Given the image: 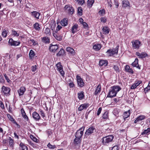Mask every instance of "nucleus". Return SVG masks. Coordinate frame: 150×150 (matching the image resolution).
Here are the masks:
<instances>
[{"label": "nucleus", "mask_w": 150, "mask_h": 150, "mask_svg": "<svg viewBox=\"0 0 150 150\" xmlns=\"http://www.w3.org/2000/svg\"><path fill=\"white\" fill-rule=\"evenodd\" d=\"M78 2V4L82 5L84 3V0H75Z\"/></svg>", "instance_id": "nucleus-51"}, {"label": "nucleus", "mask_w": 150, "mask_h": 150, "mask_svg": "<svg viewBox=\"0 0 150 150\" xmlns=\"http://www.w3.org/2000/svg\"><path fill=\"white\" fill-rule=\"evenodd\" d=\"M8 43L10 44L11 45L13 46H18L20 43V42L14 41L12 38L9 39Z\"/></svg>", "instance_id": "nucleus-12"}, {"label": "nucleus", "mask_w": 150, "mask_h": 150, "mask_svg": "<svg viewBox=\"0 0 150 150\" xmlns=\"http://www.w3.org/2000/svg\"><path fill=\"white\" fill-rule=\"evenodd\" d=\"M62 28V27L61 26L58 25L56 28L55 32L57 33V32L61 29Z\"/></svg>", "instance_id": "nucleus-52"}, {"label": "nucleus", "mask_w": 150, "mask_h": 150, "mask_svg": "<svg viewBox=\"0 0 150 150\" xmlns=\"http://www.w3.org/2000/svg\"><path fill=\"white\" fill-rule=\"evenodd\" d=\"M114 137L112 135L105 137L102 139V143L104 145H108L110 142L112 141Z\"/></svg>", "instance_id": "nucleus-2"}, {"label": "nucleus", "mask_w": 150, "mask_h": 150, "mask_svg": "<svg viewBox=\"0 0 150 150\" xmlns=\"http://www.w3.org/2000/svg\"><path fill=\"white\" fill-rule=\"evenodd\" d=\"M101 47V45L100 44L95 45L93 46V49L96 51H98L100 50Z\"/></svg>", "instance_id": "nucleus-27"}, {"label": "nucleus", "mask_w": 150, "mask_h": 150, "mask_svg": "<svg viewBox=\"0 0 150 150\" xmlns=\"http://www.w3.org/2000/svg\"><path fill=\"white\" fill-rule=\"evenodd\" d=\"M2 89L4 94L8 95L10 94V93L11 89L9 88L3 86L2 88Z\"/></svg>", "instance_id": "nucleus-10"}, {"label": "nucleus", "mask_w": 150, "mask_h": 150, "mask_svg": "<svg viewBox=\"0 0 150 150\" xmlns=\"http://www.w3.org/2000/svg\"><path fill=\"white\" fill-rule=\"evenodd\" d=\"M108 112H106L104 113L103 115V119L107 118L108 116Z\"/></svg>", "instance_id": "nucleus-49"}, {"label": "nucleus", "mask_w": 150, "mask_h": 150, "mask_svg": "<svg viewBox=\"0 0 150 150\" xmlns=\"http://www.w3.org/2000/svg\"><path fill=\"white\" fill-rule=\"evenodd\" d=\"M60 23L62 26H65L68 24V19L67 18H64L60 21Z\"/></svg>", "instance_id": "nucleus-22"}, {"label": "nucleus", "mask_w": 150, "mask_h": 150, "mask_svg": "<svg viewBox=\"0 0 150 150\" xmlns=\"http://www.w3.org/2000/svg\"><path fill=\"white\" fill-rule=\"evenodd\" d=\"M26 90L25 88L23 86L20 87V88L18 91V93L20 96H23Z\"/></svg>", "instance_id": "nucleus-13"}, {"label": "nucleus", "mask_w": 150, "mask_h": 150, "mask_svg": "<svg viewBox=\"0 0 150 150\" xmlns=\"http://www.w3.org/2000/svg\"><path fill=\"white\" fill-rule=\"evenodd\" d=\"M125 69L126 72L131 74H133V71L131 68H130V67L129 65H126L125 67Z\"/></svg>", "instance_id": "nucleus-25"}, {"label": "nucleus", "mask_w": 150, "mask_h": 150, "mask_svg": "<svg viewBox=\"0 0 150 150\" xmlns=\"http://www.w3.org/2000/svg\"><path fill=\"white\" fill-rule=\"evenodd\" d=\"M108 64V61L106 60H100L99 62V65L100 66H106Z\"/></svg>", "instance_id": "nucleus-21"}, {"label": "nucleus", "mask_w": 150, "mask_h": 150, "mask_svg": "<svg viewBox=\"0 0 150 150\" xmlns=\"http://www.w3.org/2000/svg\"><path fill=\"white\" fill-rule=\"evenodd\" d=\"M121 89L118 86H113L111 88L107 97L112 98L116 96L117 93Z\"/></svg>", "instance_id": "nucleus-1"}, {"label": "nucleus", "mask_w": 150, "mask_h": 150, "mask_svg": "<svg viewBox=\"0 0 150 150\" xmlns=\"http://www.w3.org/2000/svg\"><path fill=\"white\" fill-rule=\"evenodd\" d=\"M7 5L9 6H13L14 5L13 0H8L6 2Z\"/></svg>", "instance_id": "nucleus-31"}, {"label": "nucleus", "mask_w": 150, "mask_h": 150, "mask_svg": "<svg viewBox=\"0 0 150 150\" xmlns=\"http://www.w3.org/2000/svg\"><path fill=\"white\" fill-rule=\"evenodd\" d=\"M21 114L22 115V116H23L24 115H25L26 114L23 108H22L21 109Z\"/></svg>", "instance_id": "nucleus-57"}, {"label": "nucleus", "mask_w": 150, "mask_h": 150, "mask_svg": "<svg viewBox=\"0 0 150 150\" xmlns=\"http://www.w3.org/2000/svg\"><path fill=\"white\" fill-rule=\"evenodd\" d=\"M47 146L50 149H53L55 148L56 147L54 145H52L50 143H49L47 145Z\"/></svg>", "instance_id": "nucleus-40"}, {"label": "nucleus", "mask_w": 150, "mask_h": 150, "mask_svg": "<svg viewBox=\"0 0 150 150\" xmlns=\"http://www.w3.org/2000/svg\"><path fill=\"white\" fill-rule=\"evenodd\" d=\"M94 2V0H88L87 1V6L89 8H91Z\"/></svg>", "instance_id": "nucleus-28"}, {"label": "nucleus", "mask_w": 150, "mask_h": 150, "mask_svg": "<svg viewBox=\"0 0 150 150\" xmlns=\"http://www.w3.org/2000/svg\"><path fill=\"white\" fill-rule=\"evenodd\" d=\"M105 10L104 9L100 10L99 11V15L103 16L105 14Z\"/></svg>", "instance_id": "nucleus-48"}, {"label": "nucleus", "mask_w": 150, "mask_h": 150, "mask_svg": "<svg viewBox=\"0 0 150 150\" xmlns=\"http://www.w3.org/2000/svg\"><path fill=\"white\" fill-rule=\"evenodd\" d=\"M81 138L76 137L75 139L74 142V144L75 145L78 144H80L81 141Z\"/></svg>", "instance_id": "nucleus-30"}, {"label": "nucleus", "mask_w": 150, "mask_h": 150, "mask_svg": "<svg viewBox=\"0 0 150 150\" xmlns=\"http://www.w3.org/2000/svg\"><path fill=\"white\" fill-rule=\"evenodd\" d=\"M20 146L21 147L22 150H28L27 147L23 143L20 144Z\"/></svg>", "instance_id": "nucleus-32"}, {"label": "nucleus", "mask_w": 150, "mask_h": 150, "mask_svg": "<svg viewBox=\"0 0 150 150\" xmlns=\"http://www.w3.org/2000/svg\"><path fill=\"white\" fill-rule=\"evenodd\" d=\"M144 89L145 90H146L147 91L150 90V82L149 83L148 86L145 88Z\"/></svg>", "instance_id": "nucleus-60"}, {"label": "nucleus", "mask_w": 150, "mask_h": 150, "mask_svg": "<svg viewBox=\"0 0 150 150\" xmlns=\"http://www.w3.org/2000/svg\"><path fill=\"white\" fill-rule=\"evenodd\" d=\"M100 20L103 23H105L106 21V19L105 18H101Z\"/></svg>", "instance_id": "nucleus-62"}, {"label": "nucleus", "mask_w": 150, "mask_h": 150, "mask_svg": "<svg viewBox=\"0 0 150 150\" xmlns=\"http://www.w3.org/2000/svg\"><path fill=\"white\" fill-rule=\"evenodd\" d=\"M119 149L118 148V147L116 146H113L111 150H118Z\"/></svg>", "instance_id": "nucleus-63"}, {"label": "nucleus", "mask_w": 150, "mask_h": 150, "mask_svg": "<svg viewBox=\"0 0 150 150\" xmlns=\"http://www.w3.org/2000/svg\"><path fill=\"white\" fill-rule=\"evenodd\" d=\"M78 27V25L76 24H74L71 29V31L72 33L74 34L77 31V29Z\"/></svg>", "instance_id": "nucleus-18"}, {"label": "nucleus", "mask_w": 150, "mask_h": 150, "mask_svg": "<svg viewBox=\"0 0 150 150\" xmlns=\"http://www.w3.org/2000/svg\"><path fill=\"white\" fill-rule=\"evenodd\" d=\"M14 144V141L11 137L9 138V145L13 147Z\"/></svg>", "instance_id": "nucleus-43"}, {"label": "nucleus", "mask_w": 150, "mask_h": 150, "mask_svg": "<svg viewBox=\"0 0 150 150\" xmlns=\"http://www.w3.org/2000/svg\"><path fill=\"white\" fill-rule=\"evenodd\" d=\"M113 68L114 70L116 71V72H120L119 68L117 65H114Z\"/></svg>", "instance_id": "nucleus-47"}, {"label": "nucleus", "mask_w": 150, "mask_h": 150, "mask_svg": "<svg viewBox=\"0 0 150 150\" xmlns=\"http://www.w3.org/2000/svg\"><path fill=\"white\" fill-rule=\"evenodd\" d=\"M42 41L46 44L49 43L50 42V38L47 37H45L41 38Z\"/></svg>", "instance_id": "nucleus-23"}, {"label": "nucleus", "mask_w": 150, "mask_h": 150, "mask_svg": "<svg viewBox=\"0 0 150 150\" xmlns=\"http://www.w3.org/2000/svg\"><path fill=\"white\" fill-rule=\"evenodd\" d=\"M30 138L33 140L35 142H37V139L36 137H34L32 135H30Z\"/></svg>", "instance_id": "nucleus-50"}, {"label": "nucleus", "mask_w": 150, "mask_h": 150, "mask_svg": "<svg viewBox=\"0 0 150 150\" xmlns=\"http://www.w3.org/2000/svg\"><path fill=\"white\" fill-rule=\"evenodd\" d=\"M67 9L69 13L71 14L73 13L74 9L73 7H68L67 8Z\"/></svg>", "instance_id": "nucleus-38"}, {"label": "nucleus", "mask_w": 150, "mask_h": 150, "mask_svg": "<svg viewBox=\"0 0 150 150\" xmlns=\"http://www.w3.org/2000/svg\"><path fill=\"white\" fill-rule=\"evenodd\" d=\"M65 52L64 50L62 48L60 50L57 54V56H60L63 55L64 54Z\"/></svg>", "instance_id": "nucleus-33"}, {"label": "nucleus", "mask_w": 150, "mask_h": 150, "mask_svg": "<svg viewBox=\"0 0 150 150\" xmlns=\"http://www.w3.org/2000/svg\"><path fill=\"white\" fill-rule=\"evenodd\" d=\"M84 28H87L88 27V24L85 22H83L82 23Z\"/></svg>", "instance_id": "nucleus-53"}, {"label": "nucleus", "mask_w": 150, "mask_h": 150, "mask_svg": "<svg viewBox=\"0 0 150 150\" xmlns=\"http://www.w3.org/2000/svg\"><path fill=\"white\" fill-rule=\"evenodd\" d=\"M67 51L70 54L74 56L75 55V52L74 49L72 47H67L66 48Z\"/></svg>", "instance_id": "nucleus-16"}, {"label": "nucleus", "mask_w": 150, "mask_h": 150, "mask_svg": "<svg viewBox=\"0 0 150 150\" xmlns=\"http://www.w3.org/2000/svg\"><path fill=\"white\" fill-rule=\"evenodd\" d=\"M4 76L8 82L10 81V80L8 78L6 74H4Z\"/></svg>", "instance_id": "nucleus-55"}, {"label": "nucleus", "mask_w": 150, "mask_h": 150, "mask_svg": "<svg viewBox=\"0 0 150 150\" xmlns=\"http://www.w3.org/2000/svg\"><path fill=\"white\" fill-rule=\"evenodd\" d=\"M23 118L24 119L26 120L27 121H28L29 120V119H28V118L27 115H26V114L25 115H24L23 116H22Z\"/></svg>", "instance_id": "nucleus-54"}, {"label": "nucleus", "mask_w": 150, "mask_h": 150, "mask_svg": "<svg viewBox=\"0 0 150 150\" xmlns=\"http://www.w3.org/2000/svg\"><path fill=\"white\" fill-rule=\"evenodd\" d=\"M32 117L36 121H38L40 118V117L37 112H35L32 113Z\"/></svg>", "instance_id": "nucleus-14"}, {"label": "nucleus", "mask_w": 150, "mask_h": 150, "mask_svg": "<svg viewBox=\"0 0 150 150\" xmlns=\"http://www.w3.org/2000/svg\"><path fill=\"white\" fill-rule=\"evenodd\" d=\"M130 115L129 111V110L128 112H125L123 114V117L125 118H127Z\"/></svg>", "instance_id": "nucleus-39"}, {"label": "nucleus", "mask_w": 150, "mask_h": 150, "mask_svg": "<svg viewBox=\"0 0 150 150\" xmlns=\"http://www.w3.org/2000/svg\"><path fill=\"white\" fill-rule=\"evenodd\" d=\"M33 26L34 28L38 31H39L40 29V25L38 23H36L34 24Z\"/></svg>", "instance_id": "nucleus-36"}, {"label": "nucleus", "mask_w": 150, "mask_h": 150, "mask_svg": "<svg viewBox=\"0 0 150 150\" xmlns=\"http://www.w3.org/2000/svg\"><path fill=\"white\" fill-rule=\"evenodd\" d=\"M8 33V31L7 30L3 29L2 33V36L4 38L6 37Z\"/></svg>", "instance_id": "nucleus-34"}, {"label": "nucleus", "mask_w": 150, "mask_h": 150, "mask_svg": "<svg viewBox=\"0 0 150 150\" xmlns=\"http://www.w3.org/2000/svg\"><path fill=\"white\" fill-rule=\"evenodd\" d=\"M35 54L33 51L31 50L30 51L29 53V56L30 58L32 59L35 56Z\"/></svg>", "instance_id": "nucleus-37"}, {"label": "nucleus", "mask_w": 150, "mask_h": 150, "mask_svg": "<svg viewBox=\"0 0 150 150\" xmlns=\"http://www.w3.org/2000/svg\"><path fill=\"white\" fill-rule=\"evenodd\" d=\"M150 132V128H148L147 129H145L144 130V132L142 133V134H146Z\"/></svg>", "instance_id": "nucleus-45"}, {"label": "nucleus", "mask_w": 150, "mask_h": 150, "mask_svg": "<svg viewBox=\"0 0 150 150\" xmlns=\"http://www.w3.org/2000/svg\"><path fill=\"white\" fill-rule=\"evenodd\" d=\"M58 48V47L57 45H52L51 44L50 45V46L49 50L50 51L52 52H55Z\"/></svg>", "instance_id": "nucleus-9"}, {"label": "nucleus", "mask_w": 150, "mask_h": 150, "mask_svg": "<svg viewBox=\"0 0 150 150\" xmlns=\"http://www.w3.org/2000/svg\"><path fill=\"white\" fill-rule=\"evenodd\" d=\"M84 97V93L83 91H81L78 93V97L80 100L83 99Z\"/></svg>", "instance_id": "nucleus-35"}, {"label": "nucleus", "mask_w": 150, "mask_h": 150, "mask_svg": "<svg viewBox=\"0 0 150 150\" xmlns=\"http://www.w3.org/2000/svg\"><path fill=\"white\" fill-rule=\"evenodd\" d=\"M31 13L33 16L35 18L37 19H39V16L40 15V13H39L36 11H33V12H31Z\"/></svg>", "instance_id": "nucleus-19"}, {"label": "nucleus", "mask_w": 150, "mask_h": 150, "mask_svg": "<svg viewBox=\"0 0 150 150\" xmlns=\"http://www.w3.org/2000/svg\"><path fill=\"white\" fill-rule=\"evenodd\" d=\"M102 30L103 32V34H108L109 32V29L106 27H104L102 29Z\"/></svg>", "instance_id": "nucleus-29"}, {"label": "nucleus", "mask_w": 150, "mask_h": 150, "mask_svg": "<svg viewBox=\"0 0 150 150\" xmlns=\"http://www.w3.org/2000/svg\"><path fill=\"white\" fill-rule=\"evenodd\" d=\"M119 46L117 45L116 48L113 49H110L107 50L106 53L109 56L113 55L115 54H117L118 52Z\"/></svg>", "instance_id": "nucleus-3"}, {"label": "nucleus", "mask_w": 150, "mask_h": 150, "mask_svg": "<svg viewBox=\"0 0 150 150\" xmlns=\"http://www.w3.org/2000/svg\"><path fill=\"white\" fill-rule=\"evenodd\" d=\"M85 127L82 126L78 130L76 133L75 137H76L81 138L83 134V131Z\"/></svg>", "instance_id": "nucleus-4"}, {"label": "nucleus", "mask_w": 150, "mask_h": 150, "mask_svg": "<svg viewBox=\"0 0 150 150\" xmlns=\"http://www.w3.org/2000/svg\"><path fill=\"white\" fill-rule=\"evenodd\" d=\"M12 35L16 37H18L19 35V34L16 31L14 30H12Z\"/></svg>", "instance_id": "nucleus-44"}, {"label": "nucleus", "mask_w": 150, "mask_h": 150, "mask_svg": "<svg viewBox=\"0 0 150 150\" xmlns=\"http://www.w3.org/2000/svg\"><path fill=\"white\" fill-rule=\"evenodd\" d=\"M96 130L94 127H91L86 130L85 133V135L86 136H89L95 132Z\"/></svg>", "instance_id": "nucleus-6"}, {"label": "nucleus", "mask_w": 150, "mask_h": 150, "mask_svg": "<svg viewBox=\"0 0 150 150\" xmlns=\"http://www.w3.org/2000/svg\"><path fill=\"white\" fill-rule=\"evenodd\" d=\"M138 62V59L136 58L134 62L132 63V65L133 67H136L137 68H138L139 69H140L139 66Z\"/></svg>", "instance_id": "nucleus-26"}, {"label": "nucleus", "mask_w": 150, "mask_h": 150, "mask_svg": "<svg viewBox=\"0 0 150 150\" xmlns=\"http://www.w3.org/2000/svg\"><path fill=\"white\" fill-rule=\"evenodd\" d=\"M114 4L116 6V7L117 8H118L119 6V4L117 1H116V0H114Z\"/></svg>", "instance_id": "nucleus-64"}, {"label": "nucleus", "mask_w": 150, "mask_h": 150, "mask_svg": "<svg viewBox=\"0 0 150 150\" xmlns=\"http://www.w3.org/2000/svg\"><path fill=\"white\" fill-rule=\"evenodd\" d=\"M47 132L48 134V136L51 135L52 133V131L50 130H48L47 131Z\"/></svg>", "instance_id": "nucleus-56"}, {"label": "nucleus", "mask_w": 150, "mask_h": 150, "mask_svg": "<svg viewBox=\"0 0 150 150\" xmlns=\"http://www.w3.org/2000/svg\"><path fill=\"white\" fill-rule=\"evenodd\" d=\"M132 43V47L134 49H138L141 45V42L138 40H133Z\"/></svg>", "instance_id": "nucleus-7"}, {"label": "nucleus", "mask_w": 150, "mask_h": 150, "mask_svg": "<svg viewBox=\"0 0 150 150\" xmlns=\"http://www.w3.org/2000/svg\"><path fill=\"white\" fill-rule=\"evenodd\" d=\"M139 121L142 120L145 118V116L144 115H141L137 117Z\"/></svg>", "instance_id": "nucleus-46"}, {"label": "nucleus", "mask_w": 150, "mask_h": 150, "mask_svg": "<svg viewBox=\"0 0 150 150\" xmlns=\"http://www.w3.org/2000/svg\"><path fill=\"white\" fill-rule=\"evenodd\" d=\"M82 8L81 7H78V13L80 16L82 15Z\"/></svg>", "instance_id": "nucleus-41"}, {"label": "nucleus", "mask_w": 150, "mask_h": 150, "mask_svg": "<svg viewBox=\"0 0 150 150\" xmlns=\"http://www.w3.org/2000/svg\"><path fill=\"white\" fill-rule=\"evenodd\" d=\"M137 87V86H136V84H135V83H134V84H133L132 86L131 87V89H135Z\"/></svg>", "instance_id": "nucleus-58"}, {"label": "nucleus", "mask_w": 150, "mask_h": 150, "mask_svg": "<svg viewBox=\"0 0 150 150\" xmlns=\"http://www.w3.org/2000/svg\"><path fill=\"white\" fill-rule=\"evenodd\" d=\"M76 78L78 83V86L80 87H82L84 85V83L80 76L78 74L76 76Z\"/></svg>", "instance_id": "nucleus-5"}, {"label": "nucleus", "mask_w": 150, "mask_h": 150, "mask_svg": "<svg viewBox=\"0 0 150 150\" xmlns=\"http://www.w3.org/2000/svg\"><path fill=\"white\" fill-rule=\"evenodd\" d=\"M130 3L127 0H125L122 1V6L124 7H126L129 6Z\"/></svg>", "instance_id": "nucleus-24"}, {"label": "nucleus", "mask_w": 150, "mask_h": 150, "mask_svg": "<svg viewBox=\"0 0 150 150\" xmlns=\"http://www.w3.org/2000/svg\"><path fill=\"white\" fill-rule=\"evenodd\" d=\"M36 65H35L32 67L31 70L33 71H35L36 70Z\"/></svg>", "instance_id": "nucleus-61"}, {"label": "nucleus", "mask_w": 150, "mask_h": 150, "mask_svg": "<svg viewBox=\"0 0 150 150\" xmlns=\"http://www.w3.org/2000/svg\"><path fill=\"white\" fill-rule=\"evenodd\" d=\"M53 35L57 40L60 41L62 40V37L57 33H53Z\"/></svg>", "instance_id": "nucleus-20"}, {"label": "nucleus", "mask_w": 150, "mask_h": 150, "mask_svg": "<svg viewBox=\"0 0 150 150\" xmlns=\"http://www.w3.org/2000/svg\"><path fill=\"white\" fill-rule=\"evenodd\" d=\"M56 66L58 70L59 71L61 74L62 76H63L64 73L63 70V67L61 65L60 62L58 63L56 65Z\"/></svg>", "instance_id": "nucleus-8"}, {"label": "nucleus", "mask_w": 150, "mask_h": 150, "mask_svg": "<svg viewBox=\"0 0 150 150\" xmlns=\"http://www.w3.org/2000/svg\"><path fill=\"white\" fill-rule=\"evenodd\" d=\"M89 106V105L88 103H85L80 105L79 107L78 110L79 111H81L83 109H86Z\"/></svg>", "instance_id": "nucleus-11"}, {"label": "nucleus", "mask_w": 150, "mask_h": 150, "mask_svg": "<svg viewBox=\"0 0 150 150\" xmlns=\"http://www.w3.org/2000/svg\"><path fill=\"white\" fill-rule=\"evenodd\" d=\"M101 110L102 108L101 107L99 108L98 109V112L97 113V115L98 116L100 115V113Z\"/></svg>", "instance_id": "nucleus-59"}, {"label": "nucleus", "mask_w": 150, "mask_h": 150, "mask_svg": "<svg viewBox=\"0 0 150 150\" xmlns=\"http://www.w3.org/2000/svg\"><path fill=\"white\" fill-rule=\"evenodd\" d=\"M44 32L46 34H49L50 33V30L49 28H46L44 30Z\"/></svg>", "instance_id": "nucleus-42"}, {"label": "nucleus", "mask_w": 150, "mask_h": 150, "mask_svg": "<svg viewBox=\"0 0 150 150\" xmlns=\"http://www.w3.org/2000/svg\"><path fill=\"white\" fill-rule=\"evenodd\" d=\"M136 55L139 57V58H145L147 56V54L145 52H142L140 53L139 52H136Z\"/></svg>", "instance_id": "nucleus-15"}, {"label": "nucleus", "mask_w": 150, "mask_h": 150, "mask_svg": "<svg viewBox=\"0 0 150 150\" xmlns=\"http://www.w3.org/2000/svg\"><path fill=\"white\" fill-rule=\"evenodd\" d=\"M101 90V86L100 84H99L96 88V89L94 93V95L96 96L98 94L100 93Z\"/></svg>", "instance_id": "nucleus-17"}]
</instances>
